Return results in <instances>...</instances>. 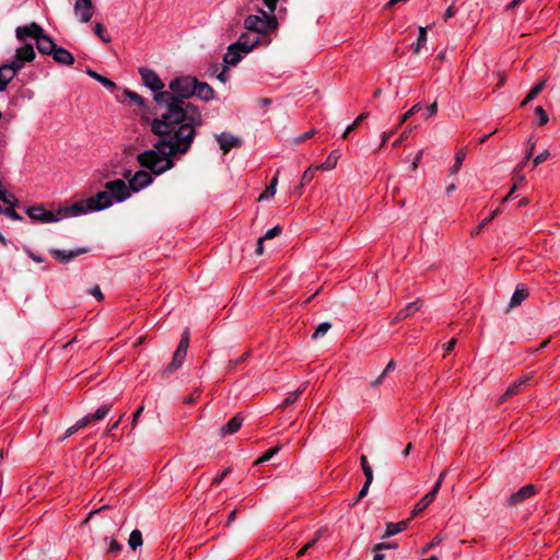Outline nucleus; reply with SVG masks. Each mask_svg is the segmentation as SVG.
<instances>
[{"instance_id": "obj_1", "label": "nucleus", "mask_w": 560, "mask_h": 560, "mask_svg": "<svg viewBox=\"0 0 560 560\" xmlns=\"http://www.w3.org/2000/svg\"><path fill=\"white\" fill-rule=\"evenodd\" d=\"M197 78L182 75L173 79L170 91L154 94L158 117L151 124V131L161 137L152 149L138 154L142 167L155 174H163L174 166L173 158L187 153L203 124L202 110L189 102L195 95Z\"/></svg>"}, {"instance_id": "obj_2", "label": "nucleus", "mask_w": 560, "mask_h": 560, "mask_svg": "<svg viewBox=\"0 0 560 560\" xmlns=\"http://www.w3.org/2000/svg\"><path fill=\"white\" fill-rule=\"evenodd\" d=\"M128 198L129 194L124 180L115 179L105 184L104 191H98L95 196L74 202L70 207L60 208L57 212L45 209L43 205L28 207L25 212L35 222L54 223L66 217H78L105 210L115 202H122Z\"/></svg>"}, {"instance_id": "obj_3", "label": "nucleus", "mask_w": 560, "mask_h": 560, "mask_svg": "<svg viewBox=\"0 0 560 560\" xmlns=\"http://www.w3.org/2000/svg\"><path fill=\"white\" fill-rule=\"evenodd\" d=\"M278 23L273 13L269 14L264 10H259V14H250L244 20V27L254 32V35L267 34L277 28Z\"/></svg>"}, {"instance_id": "obj_4", "label": "nucleus", "mask_w": 560, "mask_h": 560, "mask_svg": "<svg viewBox=\"0 0 560 560\" xmlns=\"http://www.w3.org/2000/svg\"><path fill=\"white\" fill-rule=\"evenodd\" d=\"M145 168L148 170V167H145ZM149 171L151 173L143 171V170L136 172L133 174V176L131 178H129L128 185L124 182L129 195H130V190L133 192H138L152 184L153 172L150 168H149ZM154 175H156V174L154 173Z\"/></svg>"}, {"instance_id": "obj_5", "label": "nucleus", "mask_w": 560, "mask_h": 560, "mask_svg": "<svg viewBox=\"0 0 560 560\" xmlns=\"http://www.w3.org/2000/svg\"><path fill=\"white\" fill-rule=\"evenodd\" d=\"M35 50L32 44H24L19 47L15 51L13 60L10 62L15 70L20 71L24 68L26 62H31L35 59Z\"/></svg>"}, {"instance_id": "obj_6", "label": "nucleus", "mask_w": 560, "mask_h": 560, "mask_svg": "<svg viewBox=\"0 0 560 560\" xmlns=\"http://www.w3.org/2000/svg\"><path fill=\"white\" fill-rule=\"evenodd\" d=\"M139 74L141 77V80L143 84L149 88L154 94L164 92V83L160 79V77L156 74L155 71L148 69V68H139Z\"/></svg>"}, {"instance_id": "obj_7", "label": "nucleus", "mask_w": 560, "mask_h": 560, "mask_svg": "<svg viewBox=\"0 0 560 560\" xmlns=\"http://www.w3.org/2000/svg\"><path fill=\"white\" fill-rule=\"evenodd\" d=\"M43 32V27L33 22L27 25L18 26L15 30V36L21 42H23L26 37L33 38L36 42Z\"/></svg>"}, {"instance_id": "obj_8", "label": "nucleus", "mask_w": 560, "mask_h": 560, "mask_svg": "<svg viewBox=\"0 0 560 560\" xmlns=\"http://www.w3.org/2000/svg\"><path fill=\"white\" fill-rule=\"evenodd\" d=\"M74 13L80 22L88 23L93 15V5L91 0H75Z\"/></svg>"}, {"instance_id": "obj_9", "label": "nucleus", "mask_w": 560, "mask_h": 560, "mask_svg": "<svg viewBox=\"0 0 560 560\" xmlns=\"http://www.w3.org/2000/svg\"><path fill=\"white\" fill-rule=\"evenodd\" d=\"M86 247H79L77 249L72 250H65V249H51L50 254L60 262L67 264L74 259L75 257L88 253Z\"/></svg>"}, {"instance_id": "obj_10", "label": "nucleus", "mask_w": 560, "mask_h": 560, "mask_svg": "<svg viewBox=\"0 0 560 560\" xmlns=\"http://www.w3.org/2000/svg\"><path fill=\"white\" fill-rule=\"evenodd\" d=\"M529 381L530 376L528 375H525L515 381L512 385L508 387L505 393L501 396L499 402L502 404L506 401L509 398L522 393Z\"/></svg>"}, {"instance_id": "obj_11", "label": "nucleus", "mask_w": 560, "mask_h": 560, "mask_svg": "<svg viewBox=\"0 0 560 560\" xmlns=\"http://www.w3.org/2000/svg\"><path fill=\"white\" fill-rule=\"evenodd\" d=\"M235 43L242 49L243 54H248L259 44V36L243 33Z\"/></svg>"}, {"instance_id": "obj_12", "label": "nucleus", "mask_w": 560, "mask_h": 560, "mask_svg": "<svg viewBox=\"0 0 560 560\" xmlns=\"http://www.w3.org/2000/svg\"><path fill=\"white\" fill-rule=\"evenodd\" d=\"M422 108V105L420 103L413 105L408 112H406L404 115H401L400 119H399V122L397 125V127L393 130H389V131H386L383 133L382 136V142H381V147L384 145L388 139L390 137L394 136V133L396 132V130L402 126L404 122H406L410 117H412L415 114H417L420 109Z\"/></svg>"}, {"instance_id": "obj_13", "label": "nucleus", "mask_w": 560, "mask_h": 560, "mask_svg": "<svg viewBox=\"0 0 560 560\" xmlns=\"http://www.w3.org/2000/svg\"><path fill=\"white\" fill-rule=\"evenodd\" d=\"M36 47L40 54L51 56L57 45L50 36L43 32L36 40Z\"/></svg>"}, {"instance_id": "obj_14", "label": "nucleus", "mask_w": 560, "mask_h": 560, "mask_svg": "<svg viewBox=\"0 0 560 560\" xmlns=\"http://www.w3.org/2000/svg\"><path fill=\"white\" fill-rule=\"evenodd\" d=\"M217 140L223 153H228L232 148H237L241 145L240 138L228 132H222L221 135H218Z\"/></svg>"}, {"instance_id": "obj_15", "label": "nucleus", "mask_w": 560, "mask_h": 560, "mask_svg": "<svg viewBox=\"0 0 560 560\" xmlns=\"http://www.w3.org/2000/svg\"><path fill=\"white\" fill-rule=\"evenodd\" d=\"M19 71L9 62L0 67V92L4 91Z\"/></svg>"}, {"instance_id": "obj_16", "label": "nucleus", "mask_w": 560, "mask_h": 560, "mask_svg": "<svg viewBox=\"0 0 560 560\" xmlns=\"http://www.w3.org/2000/svg\"><path fill=\"white\" fill-rule=\"evenodd\" d=\"M242 49L236 45V43L231 44L228 47V51L223 56V61L228 66H236L242 59Z\"/></svg>"}, {"instance_id": "obj_17", "label": "nucleus", "mask_w": 560, "mask_h": 560, "mask_svg": "<svg viewBox=\"0 0 560 560\" xmlns=\"http://www.w3.org/2000/svg\"><path fill=\"white\" fill-rule=\"evenodd\" d=\"M51 57L57 63L62 66H71L74 63V57L63 47L57 46L55 51L51 54Z\"/></svg>"}, {"instance_id": "obj_18", "label": "nucleus", "mask_w": 560, "mask_h": 560, "mask_svg": "<svg viewBox=\"0 0 560 560\" xmlns=\"http://www.w3.org/2000/svg\"><path fill=\"white\" fill-rule=\"evenodd\" d=\"M203 102H210L214 98V91L207 82H199L197 80L195 95Z\"/></svg>"}, {"instance_id": "obj_19", "label": "nucleus", "mask_w": 560, "mask_h": 560, "mask_svg": "<svg viewBox=\"0 0 560 560\" xmlns=\"http://www.w3.org/2000/svg\"><path fill=\"white\" fill-rule=\"evenodd\" d=\"M535 494V487L533 485H526L522 487L517 492L513 493L509 502L510 504H517L523 502L525 499L530 498Z\"/></svg>"}, {"instance_id": "obj_20", "label": "nucleus", "mask_w": 560, "mask_h": 560, "mask_svg": "<svg viewBox=\"0 0 560 560\" xmlns=\"http://www.w3.org/2000/svg\"><path fill=\"white\" fill-rule=\"evenodd\" d=\"M422 306V303L421 301H415V302H411L409 303L408 305H406L402 310H400L394 317L393 319V323H398L400 320H404L406 319L407 317H409L411 314L416 313L417 311H419Z\"/></svg>"}, {"instance_id": "obj_21", "label": "nucleus", "mask_w": 560, "mask_h": 560, "mask_svg": "<svg viewBox=\"0 0 560 560\" xmlns=\"http://www.w3.org/2000/svg\"><path fill=\"white\" fill-rule=\"evenodd\" d=\"M186 354H187V351L177 348L173 355L172 362L165 369V373H167V374L173 373L175 370H177L179 366H182V364L186 358Z\"/></svg>"}, {"instance_id": "obj_22", "label": "nucleus", "mask_w": 560, "mask_h": 560, "mask_svg": "<svg viewBox=\"0 0 560 560\" xmlns=\"http://www.w3.org/2000/svg\"><path fill=\"white\" fill-rule=\"evenodd\" d=\"M242 423H243L242 417H240V416L233 417L231 420H229V422L226 424H224L221 428V434L226 435V434H233V433L237 432L241 429Z\"/></svg>"}, {"instance_id": "obj_23", "label": "nucleus", "mask_w": 560, "mask_h": 560, "mask_svg": "<svg viewBox=\"0 0 560 560\" xmlns=\"http://www.w3.org/2000/svg\"><path fill=\"white\" fill-rule=\"evenodd\" d=\"M435 495H436V492L431 490L423 498H421V500L416 504V506L412 511V516L418 515L419 513L424 511L430 505V503L433 502V500L435 499Z\"/></svg>"}, {"instance_id": "obj_24", "label": "nucleus", "mask_w": 560, "mask_h": 560, "mask_svg": "<svg viewBox=\"0 0 560 560\" xmlns=\"http://www.w3.org/2000/svg\"><path fill=\"white\" fill-rule=\"evenodd\" d=\"M307 383L301 384L294 392L290 393L281 402L280 407L285 408L295 402L299 397L305 392Z\"/></svg>"}, {"instance_id": "obj_25", "label": "nucleus", "mask_w": 560, "mask_h": 560, "mask_svg": "<svg viewBox=\"0 0 560 560\" xmlns=\"http://www.w3.org/2000/svg\"><path fill=\"white\" fill-rule=\"evenodd\" d=\"M86 74L89 77H91L92 79L96 80L97 82H100L103 86H105L106 89L113 91L116 89V83L113 82L112 80L107 79L106 77H103L101 75L100 73H97L96 71L92 70V69H86Z\"/></svg>"}, {"instance_id": "obj_26", "label": "nucleus", "mask_w": 560, "mask_h": 560, "mask_svg": "<svg viewBox=\"0 0 560 560\" xmlns=\"http://www.w3.org/2000/svg\"><path fill=\"white\" fill-rule=\"evenodd\" d=\"M408 521H401L398 523H387L384 537H390L405 530L408 526Z\"/></svg>"}, {"instance_id": "obj_27", "label": "nucleus", "mask_w": 560, "mask_h": 560, "mask_svg": "<svg viewBox=\"0 0 560 560\" xmlns=\"http://www.w3.org/2000/svg\"><path fill=\"white\" fill-rule=\"evenodd\" d=\"M528 295V290L524 287H517L514 291L511 301L510 306L515 307L518 306Z\"/></svg>"}, {"instance_id": "obj_28", "label": "nucleus", "mask_w": 560, "mask_h": 560, "mask_svg": "<svg viewBox=\"0 0 560 560\" xmlns=\"http://www.w3.org/2000/svg\"><path fill=\"white\" fill-rule=\"evenodd\" d=\"M0 200L7 206H16L18 199L11 192H9L2 182L0 180Z\"/></svg>"}, {"instance_id": "obj_29", "label": "nucleus", "mask_w": 560, "mask_h": 560, "mask_svg": "<svg viewBox=\"0 0 560 560\" xmlns=\"http://www.w3.org/2000/svg\"><path fill=\"white\" fill-rule=\"evenodd\" d=\"M113 405L112 404H104L100 406L94 413H90L91 421H101L103 420L108 412L110 411Z\"/></svg>"}, {"instance_id": "obj_30", "label": "nucleus", "mask_w": 560, "mask_h": 560, "mask_svg": "<svg viewBox=\"0 0 560 560\" xmlns=\"http://www.w3.org/2000/svg\"><path fill=\"white\" fill-rule=\"evenodd\" d=\"M337 161H338V154L336 152H331L327 156L326 161L319 165H316L315 168L320 170V171H330L336 167Z\"/></svg>"}, {"instance_id": "obj_31", "label": "nucleus", "mask_w": 560, "mask_h": 560, "mask_svg": "<svg viewBox=\"0 0 560 560\" xmlns=\"http://www.w3.org/2000/svg\"><path fill=\"white\" fill-rule=\"evenodd\" d=\"M277 185H278V173L271 179L270 184L266 187L264 192L260 195L259 200H264V199L273 197L277 191Z\"/></svg>"}, {"instance_id": "obj_32", "label": "nucleus", "mask_w": 560, "mask_h": 560, "mask_svg": "<svg viewBox=\"0 0 560 560\" xmlns=\"http://www.w3.org/2000/svg\"><path fill=\"white\" fill-rule=\"evenodd\" d=\"M465 158H466V151H465V149L462 148L455 154V162L450 170V173L452 175L456 174L460 170Z\"/></svg>"}, {"instance_id": "obj_33", "label": "nucleus", "mask_w": 560, "mask_h": 560, "mask_svg": "<svg viewBox=\"0 0 560 560\" xmlns=\"http://www.w3.org/2000/svg\"><path fill=\"white\" fill-rule=\"evenodd\" d=\"M545 88V80L537 83L535 86L532 88L530 92L527 94V96L524 98V101L521 103L522 106L527 105L530 101H533Z\"/></svg>"}, {"instance_id": "obj_34", "label": "nucleus", "mask_w": 560, "mask_h": 560, "mask_svg": "<svg viewBox=\"0 0 560 560\" xmlns=\"http://www.w3.org/2000/svg\"><path fill=\"white\" fill-rule=\"evenodd\" d=\"M128 545L132 550H136L142 545V534L139 529H133L129 536Z\"/></svg>"}, {"instance_id": "obj_35", "label": "nucleus", "mask_w": 560, "mask_h": 560, "mask_svg": "<svg viewBox=\"0 0 560 560\" xmlns=\"http://www.w3.org/2000/svg\"><path fill=\"white\" fill-rule=\"evenodd\" d=\"M122 93H124V95H125L127 98H129V100H130L135 105H137V106H139V107H141V108L145 107V102H144V100H143V97H142L141 95H139V94H137L136 92L130 91V90H128V89H125Z\"/></svg>"}, {"instance_id": "obj_36", "label": "nucleus", "mask_w": 560, "mask_h": 560, "mask_svg": "<svg viewBox=\"0 0 560 560\" xmlns=\"http://www.w3.org/2000/svg\"><path fill=\"white\" fill-rule=\"evenodd\" d=\"M425 43H427V27L420 26L417 43L413 45V51L416 54H418L420 51V49L425 45Z\"/></svg>"}, {"instance_id": "obj_37", "label": "nucleus", "mask_w": 560, "mask_h": 560, "mask_svg": "<svg viewBox=\"0 0 560 560\" xmlns=\"http://www.w3.org/2000/svg\"><path fill=\"white\" fill-rule=\"evenodd\" d=\"M281 446H275L268 450L265 454H262L258 459H256L255 465H259L270 460L276 454L279 453Z\"/></svg>"}, {"instance_id": "obj_38", "label": "nucleus", "mask_w": 560, "mask_h": 560, "mask_svg": "<svg viewBox=\"0 0 560 560\" xmlns=\"http://www.w3.org/2000/svg\"><path fill=\"white\" fill-rule=\"evenodd\" d=\"M500 213V209H495L492 211L491 215L483 219L480 224L471 232V235L475 236L480 233V231L487 226L498 214Z\"/></svg>"}, {"instance_id": "obj_39", "label": "nucleus", "mask_w": 560, "mask_h": 560, "mask_svg": "<svg viewBox=\"0 0 560 560\" xmlns=\"http://www.w3.org/2000/svg\"><path fill=\"white\" fill-rule=\"evenodd\" d=\"M360 464H361L363 474L365 476V479H368V481H370V478H373V470H372V467L370 466L368 457L365 455H362L360 457Z\"/></svg>"}, {"instance_id": "obj_40", "label": "nucleus", "mask_w": 560, "mask_h": 560, "mask_svg": "<svg viewBox=\"0 0 560 560\" xmlns=\"http://www.w3.org/2000/svg\"><path fill=\"white\" fill-rule=\"evenodd\" d=\"M315 171H317L315 166H310L307 170L304 171L301 177V187L308 185L313 180Z\"/></svg>"}, {"instance_id": "obj_41", "label": "nucleus", "mask_w": 560, "mask_h": 560, "mask_svg": "<svg viewBox=\"0 0 560 560\" xmlns=\"http://www.w3.org/2000/svg\"><path fill=\"white\" fill-rule=\"evenodd\" d=\"M104 542L108 544L107 553L117 555L120 552L122 546L116 541L115 539H109L108 537L104 538Z\"/></svg>"}, {"instance_id": "obj_42", "label": "nucleus", "mask_w": 560, "mask_h": 560, "mask_svg": "<svg viewBox=\"0 0 560 560\" xmlns=\"http://www.w3.org/2000/svg\"><path fill=\"white\" fill-rule=\"evenodd\" d=\"M94 32L104 43L110 42V37L107 35L106 28L103 24L96 23L94 26Z\"/></svg>"}, {"instance_id": "obj_43", "label": "nucleus", "mask_w": 560, "mask_h": 560, "mask_svg": "<svg viewBox=\"0 0 560 560\" xmlns=\"http://www.w3.org/2000/svg\"><path fill=\"white\" fill-rule=\"evenodd\" d=\"M331 325L328 323V322H324V323H320L314 334H313V338H320L323 337L329 329H330Z\"/></svg>"}, {"instance_id": "obj_44", "label": "nucleus", "mask_w": 560, "mask_h": 560, "mask_svg": "<svg viewBox=\"0 0 560 560\" xmlns=\"http://www.w3.org/2000/svg\"><path fill=\"white\" fill-rule=\"evenodd\" d=\"M15 207L16 206H8L7 208H4L3 214L7 215L8 218H10L11 220L22 221L23 217L15 211Z\"/></svg>"}, {"instance_id": "obj_45", "label": "nucleus", "mask_w": 560, "mask_h": 560, "mask_svg": "<svg viewBox=\"0 0 560 560\" xmlns=\"http://www.w3.org/2000/svg\"><path fill=\"white\" fill-rule=\"evenodd\" d=\"M281 231H282L281 226L276 225V226H273L272 229H269V230H268V231H267V232L261 236V238H262L264 241L271 240V238H273V237L278 236V235L281 233Z\"/></svg>"}, {"instance_id": "obj_46", "label": "nucleus", "mask_w": 560, "mask_h": 560, "mask_svg": "<svg viewBox=\"0 0 560 560\" xmlns=\"http://www.w3.org/2000/svg\"><path fill=\"white\" fill-rule=\"evenodd\" d=\"M535 114L538 116L539 118V125H545L548 122V115L547 113L545 112V109L541 107V106H537L535 108Z\"/></svg>"}, {"instance_id": "obj_47", "label": "nucleus", "mask_w": 560, "mask_h": 560, "mask_svg": "<svg viewBox=\"0 0 560 560\" xmlns=\"http://www.w3.org/2000/svg\"><path fill=\"white\" fill-rule=\"evenodd\" d=\"M188 346H189V331L186 329L182 335V338H180V341H179L177 348L187 351Z\"/></svg>"}, {"instance_id": "obj_48", "label": "nucleus", "mask_w": 560, "mask_h": 560, "mask_svg": "<svg viewBox=\"0 0 560 560\" xmlns=\"http://www.w3.org/2000/svg\"><path fill=\"white\" fill-rule=\"evenodd\" d=\"M188 346H189V331L186 329L182 335V338H180V341H179L177 348L187 351Z\"/></svg>"}, {"instance_id": "obj_49", "label": "nucleus", "mask_w": 560, "mask_h": 560, "mask_svg": "<svg viewBox=\"0 0 560 560\" xmlns=\"http://www.w3.org/2000/svg\"><path fill=\"white\" fill-rule=\"evenodd\" d=\"M368 116H369V114H368V113H362V114H360V115L355 118V120H354L351 125H349V126L347 127V131H353V130L359 126V124H361L364 119H366V118H368Z\"/></svg>"}, {"instance_id": "obj_50", "label": "nucleus", "mask_w": 560, "mask_h": 560, "mask_svg": "<svg viewBox=\"0 0 560 560\" xmlns=\"http://www.w3.org/2000/svg\"><path fill=\"white\" fill-rule=\"evenodd\" d=\"M315 133H316V129H311V130L304 132L303 135L296 137L294 139V143L299 144V143L312 138Z\"/></svg>"}, {"instance_id": "obj_51", "label": "nucleus", "mask_w": 560, "mask_h": 560, "mask_svg": "<svg viewBox=\"0 0 560 560\" xmlns=\"http://www.w3.org/2000/svg\"><path fill=\"white\" fill-rule=\"evenodd\" d=\"M373 482V478H370V481H368V479H365V482L363 485V487L361 488L360 492H359V495H358V501L363 499L368 492H369V488L371 486V483Z\"/></svg>"}, {"instance_id": "obj_52", "label": "nucleus", "mask_w": 560, "mask_h": 560, "mask_svg": "<svg viewBox=\"0 0 560 560\" xmlns=\"http://www.w3.org/2000/svg\"><path fill=\"white\" fill-rule=\"evenodd\" d=\"M549 158V151L545 150L534 159V166H537L545 162Z\"/></svg>"}, {"instance_id": "obj_53", "label": "nucleus", "mask_w": 560, "mask_h": 560, "mask_svg": "<svg viewBox=\"0 0 560 560\" xmlns=\"http://www.w3.org/2000/svg\"><path fill=\"white\" fill-rule=\"evenodd\" d=\"M323 533H324V528H319V529L316 532L315 537H314L311 541H308V542L305 545V547H306L307 549H310V548H312L313 546H315V544H316V542L319 540V538L322 537Z\"/></svg>"}, {"instance_id": "obj_54", "label": "nucleus", "mask_w": 560, "mask_h": 560, "mask_svg": "<svg viewBox=\"0 0 560 560\" xmlns=\"http://www.w3.org/2000/svg\"><path fill=\"white\" fill-rule=\"evenodd\" d=\"M90 294L93 295L98 301H102L104 299V295H103V293H102V291H101L98 285H94L90 290Z\"/></svg>"}, {"instance_id": "obj_55", "label": "nucleus", "mask_w": 560, "mask_h": 560, "mask_svg": "<svg viewBox=\"0 0 560 560\" xmlns=\"http://www.w3.org/2000/svg\"><path fill=\"white\" fill-rule=\"evenodd\" d=\"M91 418L89 415L84 416L83 418H81L79 421H77L74 424L77 425V428L80 430L84 427H86L89 423H91Z\"/></svg>"}, {"instance_id": "obj_56", "label": "nucleus", "mask_w": 560, "mask_h": 560, "mask_svg": "<svg viewBox=\"0 0 560 560\" xmlns=\"http://www.w3.org/2000/svg\"><path fill=\"white\" fill-rule=\"evenodd\" d=\"M262 3L270 13H273L277 8L278 0H262Z\"/></svg>"}, {"instance_id": "obj_57", "label": "nucleus", "mask_w": 560, "mask_h": 560, "mask_svg": "<svg viewBox=\"0 0 560 560\" xmlns=\"http://www.w3.org/2000/svg\"><path fill=\"white\" fill-rule=\"evenodd\" d=\"M410 132H411V129H409V130H405V131L399 136V138H398V139H396V140L394 141L393 145H394V147H398V145H400V144L402 143V141H405V140L409 137Z\"/></svg>"}, {"instance_id": "obj_58", "label": "nucleus", "mask_w": 560, "mask_h": 560, "mask_svg": "<svg viewBox=\"0 0 560 560\" xmlns=\"http://www.w3.org/2000/svg\"><path fill=\"white\" fill-rule=\"evenodd\" d=\"M446 474H447V471H446V470H443V471L440 474V476H439V478H438V481L435 482V485H434V487H433V489H432V490H433V491H435L436 493L439 492V490H440V488H441V486H442V482H443V480H444V478H445Z\"/></svg>"}, {"instance_id": "obj_59", "label": "nucleus", "mask_w": 560, "mask_h": 560, "mask_svg": "<svg viewBox=\"0 0 560 560\" xmlns=\"http://www.w3.org/2000/svg\"><path fill=\"white\" fill-rule=\"evenodd\" d=\"M231 471V468H225L224 470H222L213 480H212V483L213 485H219L223 479L224 477Z\"/></svg>"}, {"instance_id": "obj_60", "label": "nucleus", "mask_w": 560, "mask_h": 560, "mask_svg": "<svg viewBox=\"0 0 560 560\" xmlns=\"http://www.w3.org/2000/svg\"><path fill=\"white\" fill-rule=\"evenodd\" d=\"M436 113H438V104H436V102H434L427 107L425 117L434 116Z\"/></svg>"}, {"instance_id": "obj_61", "label": "nucleus", "mask_w": 560, "mask_h": 560, "mask_svg": "<svg viewBox=\"0 0 560 560\" xmlns=\"http://www.w3.org/2000/svg\"><path fill=\"white\" fill-rule=\"evenodd\" d=\"M246 358H247V353L243 354L242 357H240L236 360H231L229 362V368L232 369V368L236 366L237 364L244 362L246 360Z\"/></svg>"}, {"instance_id": "obj_62", "label": "nucleus", "mask_w": 560, "mask_h": 560, "mask_svg": "<svg viewBox=\"0 0 560 560\" xmlns=\"http://www.w3.org/2000/svg\"><path fill=\"white\" fill-rule=\"evenodd\" d=\"M455 13L456 11L454 9V5H450L443 15L444 21H447L448 19L453 18Z\"/></svg>"}, {"instance_id": "obj_63", "label": "nucleus", "mask_w": 560, "mask_h": 560, "mask_svg": "<svg viewBox=\"0 0 560 560\" xmlns=\"http://www.w3.org/2000/svg\"><path fill=\"white\" fill-rule=\"evenodd\" d=\"M78 431H79V429L77 428V425H75V424H73V425L69 427V428L67 429V431H66V433H65V435H63V438H62L61 440H65V439H67V438L71 436L72 434H74V433H75V432H78Z\"/></svg>"}, {"instance_id": "obj_64", "label": "nucleus", "mask_w": 560, "mask_h": 560, "mask_svg": "<svg viewBox=\"0 0 560 560\" xmlns=\"http://www.w3.org/2000/svg\"><path fill=\"white\" fill-rule=\"evenodd\" d=\"M395 366H396L395 361H394V360H390V361L387 363V365H386V368L384 369V371L382 372V373H383V375H386L387 373H389V372L394 371Z\"/></svg>"}]
</instances>
